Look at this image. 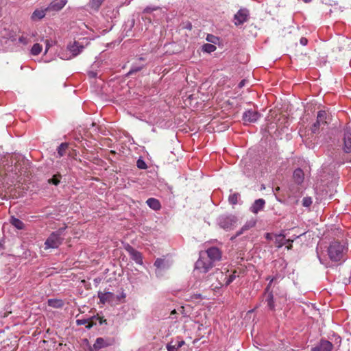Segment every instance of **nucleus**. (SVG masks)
Returning a JSON list of instances; mask_svg holds the SVG:
<instances>
[{
	"label": "nucleus",
	"mask_w": 351,
	"mask_h": 351,
	"mask_svg": "<svg viewBox=\"0 0 351 351\" xmlns=\"http://www.w3.org/2000/svg\"><path fill=\"white\" fill-rule=\"evenodd\" d=\"M347 252L348 247L346 242L333 241L328 248L329 258L331 261L335 262L343 260Z\"/></svg>",
	"instance_id": "1"
},
{
	"label": "nucleus",
	"mask_w": 351,
	"mask_h": 351,
	"mask_svg": "<svg viewBox=\"0 0 351 351\" xmlns=\"http://www.w3.org/2000/svg\"><path fill=\"white\" fill-rule=\"evenodd\" d=\"M104 1V0H91L89 5L92 9L98 10Z\"/></svg>",
	"instance_id": "29"
},
{
	"label": "nucleus",
	"mask_w": 351,
	"mask_h": 351,
	"mask_svg": "<svg viewBox=\"0 0 351 351\" xmlns=\"http://www.w3.org/2000/svg\"><path fill=\"white\" fill-rule=\"evenodd\" d=\"M289 190L290 192V196L291 195L293 197H298L302 194V192L300 191L299 187L294 186L293 185H290L289 187Z\"/></svg>",
	"instance_id": "27"
},
{
	"label": "nucleus",
	"mask_w": 351,
	"mask_h": 351,
	"mask_svg": "<svg viewBox=\"0 0 351 351\" xmlns=\"http://www.w3.org/2000/svg\"><path fill=\"white\" fill-rule=\"evenodd\" d=\"M265 237L267 240H271L273 239V236L270 233H266Z\"/></svg>",
	"instance_id": "51"
},
{
	"label": "nucleus",
	"mask_w": 351,
	"mask_h": 351,
	"mask_svg": "<svg viewBox=\"0 0 351 351\" xmlns=\"http://www.w3.org/2000/svg\"><path fill=\"white\" fill-rule=\"evenodd\" d=\"M312 203L313 200L311 197H304L302 199V206L304 207H309Z\"/></svg>",
	"instance_id": "37"
},
{
	"label": "nucleus",
	"mask_w": 351,
	"mask_h": 351,
	"mask_svg": "<svg viewBox=\"0 0 351 351\" xmlns=\"http://www.w3.org/2000/svg\"><path fill=\"white\" fill-rule=\"evenodd\" d=\"M298 236L294 237L293 239H286L285 245L288 244V245L287 246L288 250H291L292 248V247H293L292 243L293 242L294 239L298 238Z\"/></svg>",
	"instance_id": "42"
},
{
	"label": "nucleus",
	"mask_w": 351,
	"mask_h": 351,
	"mask_svg": "<svg viewBox=\"0 0 351 351\" xmlns=\"http://www.w3.org/2000/svg\"><path fill=\"white\" fill-rule=\"evenodd\" d=\"M300 43L303 46H306L308 44V39L305 37H302L300 40Z\"/></svg>",
	"instance_id": "48"
},
{
	"label": "nucleus",
	"mask_w": 351,
	"mask_h": 351,
	"mask_svg": "<svg viewBox=\"0 0 351 351\" xmlns=\"http://www.w3.org/2000/svg\"><path fill=\"white\" fill-rule=\"evenodd\" d=\"M114 294L111 292H98V298L102 304H104L107 301H110L113 298Z\"/></svg>",
	"instance_id": "20"
},
{
	"label": "nucleus",
	"mask_w": 351,
	"mask_h": 351,
	"mask_svg": "<svg viewBox=\"0 0 351 351\" xmlns=\"http://www.w3.org/2000/svg\"><path fill=\"white\" fill-rule=\"evenodd\" d=\"M265 293L267 295L266 302L267 304V306L270 310L274 311L275 309V304L272 291L269 290V292L265 291Z\"/></svg>",
	"instance_id": "23"
},
{
	"label": "nucleus",
	"mask_w": 351,
	"mask_h": 351,
	"mask_svg": "<svg viewBox=\"0 0 351 351\" xmlns=\"http://www.w3.org/2000/svg\"><path fill=\"white\" fill-rule=\"evenodd\" d=\"M47 12L48 10H46V8L45 10L37 9L32 13L31 19L34 21H39L45 17Z\"/></svg>",
	"instance_id": "19"
},
{
	"label": "nucleus",
	"mask_w": 351,
	"mask_h": 351,
	"mask_svg": "<svg viewBox=\"0 0 351 351\" xmlns=\"http://www.w3.org/2000/svg\"><path fill=\"white\" fill-rule=\"evenodd\" d=\"M261 117V114L257 110L250 109L245 110L242 116V121L245 125L256 122Z\"/></svg>",
	"instance_id": "6"
},
{
	"label": "nucleus",
	"mask_w": 351,
	"mask_h": 351,
	"mask_svg": "<svg viewBox=\"0 0 351 351\" xmlns=\"http://www.w3.org/2000/svg\"><path fill=\"white\" fill-rule=\"evenodd\" d=\"M217 47L210 43H206L202 46V51L206 53H211L216 50Z\"/></svg>",
	"instance_id": "31"
},
{
	"label": "nucleus",
	"mask_w": 351,
	"mask_h": 351,
	"mask_svg": "<svg viewBox=\"0 0 351 351\" xmlns=\"http://www.w3.org/2000/svg\"><path fill=\"white\" fill-rule=\"evenodd\" d=\"M154 266L157 269H165V260L162 258H157L154 262Z\"/></svg>",
	"instance_id": "35"
},
{
	"label": "nucleus",
	"mask_w": 351,
	"mask_h": 351,
	"mask_svg": "<svg viewBox=\"0 0 351 351\" xmlns=\"http://www.w3.org/2000/svg\"><path fill=\"white\" fill-rule=\"evenodd\" d=\"M136 165H137L138 168H139L141 169H145L147 167L145 161L141 160V158H139L137 160Z\"/></svg>",
	"instance_id": "39"
},
{
	"label": "nucleus",
	"mask_w": 351,
	"mask_h": 351,
	"mask_svg": "<svg viewBox=\"0 0 351 351\" xmlns=\"http://www.w3.org/2000/svg\"><path fill=\"white\" fill-rule=\"evenodd\" d=\"M239 198L240 194L239 193H234L229 195L228 201L230 204L235 205L238 203Z\"/></svg>",
	"instance_id": "28"
},
{
	"label": "nucleus",
	"mask_w": 351,
	"mask_h": 351,
	"mask_svg": "<svg viewBox=\"0 0 351 351\" xmlns=\"http://www.w3.org/2000/svg\"><path fill=\"white\" fill-rule=\"evenodd\" d=\"M323 125L322 123H318V121H315L311 126V134H315L319 132L320 127Z\"/></svg>",
	"instance_id": "32"
},
{
	"label": "nucleus",
	"mask_w": 351,
	"mask_h": 351,
	"mask_svg": "<svg viewBox=\"0 0 351 351\" xmlns=\"http://www.w3.org/2000/svg\"><path fill=\"white\" fill-rule=\"evenodd\" d=\"M125 250L128 252L130 256V258L135 261L136 264L143 265V257L141 252L136 250L133 247L127 244L125 246Z\"/></svg>",
	"instance_id": "9"
},
{
	"label": "nucleus",
	"mask_w": 351,
	"mask_h": 351,
	"mask_svg": "<svg viewBox=\"0 0 351 351\" xmlns=\"http://www.w3.org/2000/svg\"><path fill=\"white\" fill-rule=\"evenodd\" d=\"M88 75L90 78H96L97 77V72L94 71H88Z\"/></svg>",
	"instance_id": "46"
},
{
	"label": "nucleus",
	"mask_w": 351,
	"mask_h": 351,
	"mask_svg": "<svg viewBox=\"0 0 351 351\" xmlns=\"http://www.w3.org/2000/svg\"><path fill=\"white\" fill-rule=\"evenodd\" d=\"M250 19V11L247 8H241L234 16V23L236 26L243 25Z\"/></svg>",
	"instance_id": "7"
},
{
	"label": "nucleus",
	"mask_w": 351,
	"mask_h": 351,
	"mask_svg": "<svg viewBox=\"0 0 351 351\" xmlns=\"http://www.w3.org/2000/svg\"><path fill=\"white\" fill-rule=\"evenodd\" d=\"M66 227H62L58 230L53 232L45 242V249L58 248L64 241V231Z\"/></svg>",
	"instance_id": "2"
},
{
	"label": "nucleus",
	"mask_w": 351,
	"mask_h": 351,
	"mask_svg": "<svg viewBox=\"0 0 351 351\" xmlns=\"http://www.w3.org/2000/svg\"><path fill=\"white\" fill-rule=\"evenodd\" d=\"M67 49L71 54L64 59L69 60L79 55L83 51L84 47L82 45H80L78 42L75 41L73 44L69 45L67 46Z\"/></svg>",
	"instance_id": "10"
},
{
	"label": "nucleus",
	"mask_w": 351,
	"mask_h": 351,
	"mask_svg": "<svg viewBox=\"0 0 351 351\" xmlns=\"http://www.w3.org/2000/svg\"><path fill=\"white\" fill-rule=\"evenodd\" d=\"M76 323L78 326L88 324L86 326L87 328H90L93 325V322L90 323L88 319H77Z\"/></svg>",
	"instance_id": "34"
},
{
	"label": "nucleus",
	"mask_w": 351,
	"mask_h": 351,
	"mask_svg": "<svg viewBox=\"0 0 351 351\" xmlns=\"http://www.w3.org/2000/svg\"><path fill=\"white\" fill-rule=\"evenodd\" d=\"M236 278V276L233 274H231L228 277H226V282H225V285L226 286L229 285L231 282H232L234 279Z\"/></svg>",
	"instance_id": "40"
},
{
	"label": "nucleus",
	"mask_w": 351,
	"mask_h": 351,
	"mask_svg": "<svg viewBox=\"0 0 351 351\" xmlns=\"http://www.w3.org/2000/svg\"><path fill=\"white\" fill-rule=\"evenodd\" d=\"M169 267V264L167 263V269Z\"/></svg>",
	"instance_id": "60"
},
{
	"label": "nucleus",
	"mask_w": 351,
	"mask_h": 351,
	"mask_svg": "<svg viewBox=\"0 0 351 351\" xmlns=\"http://www.w3.org/2000/svg\"><path fill=\"white\" fill-rule=\"evenodd\" d=\"M265 152H274V150L273 149H271V150L265 149Z\"/></svg>",
	"instance_id": "54"
},
{
	"label": "nucleus",
	"mask_w": 351,
	"mask_h": 351,
	"mask_svg": "<svg viewBox=\"0 0 351 351\" xmlns=\"http://www.w3.org/2000/svg\"><path fill=\"white\" fill-rule=\"evenodd\" d=\"M10 223L14 227H15L18 230H23L25 228L24 223L18 218H16L14 216H12L10 219Z\"/></svg>",
	"instance_id": "21"
},
{
	"label": "nucleus",
	"mask_w": 351,
	"mask_h": 351,
	"mask_svg": "<svg viewBox=\"0 0 351 351\" xmlns=\"http://www.w3.org/2000/svg\"><path fill=\"white\" fill-rule=\"evenodd\" d=\"M304 143H305V145L306 147H308L309 148H311V147L313 148L314 144L312 143L311 141L308 142V140H305Z\"/></svg>",
	"instance_id": "50"
},
{
	"label": "nucleus",
	"mask_w": 351,
	"mask_h": 351,
	"mask_svg": "<svg viewBox=\"0 0 351 351\" xmlns=\"http://www.w3.org/2000/svg\"><path fill=\"white\" fill-rule=\"evenodd\" d=\"M256 225V221L255 220H250L247 221L243 226L241 228L240 230H239L234 237H232L231 238L232 240L235 239L236 237L241 235L245 231L250 230V228L254 227Z\"/></svg>",
	"instance_id": "16"
},
{
	"label": "nucleus",
	"mask_w": 351,
	"mask_h": 351,
	"mask_svg": "<svg viewBox=\"0 0 351 351\" xmlns=\"http://www.w3.org/2000/svg\"><path fill=\"white\" fill-rule=\"evenodd\" d=\"M275 243L276 244V247L280 248L285 245V236L283 234H276L275 236Z\"/></svg>",
	"instance_id": "25"
},
{
	"label": "nucleus",
	"mask_w": 351,
	"mask_h": 351,
	"mask_svg": "<svg viewBox=\"0 0 351 351\" xmlns=\"http://www.w3.org/2000/svg\"><path fill=\"white\" fill-rule=\"evenodd\" d=\"M144 66H132L129 72L127 73V76H131L133 74L141 71L143 69Z\"/></svg>",
	"instance_id": "33"
},
{
	"label": "nucleus",
	"mask_w": 351,
	"mask_h": 351,
	"mask_svg": "<svg viewBox=\"0 0 351 351\" xmlns=\"http://www.w3.org/2000/svg\"><path fill=\"white\" fill-rule=\"evenodd\" d=\"M247 82V80L243 79L238 84V88H242L246 84Z\"/></svg>",
	"instance_id": "49"
},
{
	"label": "nucleus",
	"mask_w": 351,
	"mask_h": 351,
	"mask_svg": "<svg viewBox=\"0 0 351 351\" xmlns=\"http://www.w3.org/2000/svg\"><path fill=\"white\" fill-rule=\"evenodd\" d=\"M342 133L341 149L345 154H351V127H345Z\"/></svg>",
	"instance_id": "5"
},
{
	"label": "nucleus",
	"mask_w": 351,
	"mask_h": 351,
	"mask_svg": "<svg viewBox=\"0 0 351 351\" xmlns=\"http://www.w3.org/2000/svg\"><path fill=\"white\" fill-rule=\"evenodd\" d=\"M110 154H117V152L115 151H114V150H111L110 152Z\"/></svg>",
	"instance_id": "55"
},
{
	"label": "nucleus",
	"mask_w": 351,
	"mask_h": 351,
	"mask_svg": "<svg viewBox=\"0 0 351 351\" xmlns=\"http://www.w3.org/2000/svg\"><path fill=\"white\" fill-rule=\"evenodd\" d=\"M139 60H144V58H142V57H140V58H139Z\"/></svg>",
	"instance_id": "57"
},
{
	"label": "nucleus",
	"mask_w": 351,
	"mask_h": 351,
	"mask_svg": "<svg viewBox=\"0 0 351 351\" xmlns=\"http://www.w3.org/2000/svg\"><path fill=\"white\" fill-rule=\"evenodd\" d=\"M121 297L125 298V295H121Z\"/></svg>",
	"instance_id": "61"
},
{
	"label": "nucleus",
	"mask_w": 351,
	"mask_h": 351,
	"mask_svg": "<svg viewBox=\"0 0 351 351\" xmlns=\"http://www.w3.org/2000/svg\"><path fill=\"white\" fill-rule=\"evenodd\" d=\"M214 263L204 253L200 252L199 258L195 263V269L203 273H206L213 267Z\"/></svg>",
	"instance_id": "3"
},
{
	"label": "nucleus",
	"mask_w": 351,
	"mask_h": 351,
	"mask_svg": "<svg viewBox=\"0 0 351 351\" xmlns=\"http://www.w3.org/2000/svg\"><path fill=\"white\" fill-rule=\"evenodd\" d=\"M53 45V41L49 40H45V53H47L49 48Z\"/></svg>",
	"instance_id": "45"
},
{
	"label": "nucleus",
	"mask_w": 351,
	"mask_h": 351,
	"mask_svg": "<svg viewBox=\"0 0 351 351\" xmlns=\"http://www.w3.org/2000/svg\"><path fill=\"white\" fill-rule=\"evenodd\" d=\"M303 1H304V3H308L311 2V1H312V0H303Z\"/></svg>",
	"instance_id": "53"
},
{
	"label": "nucleus",
	"mask_w": 351,
	"mask_h": 351,
	"mask_svg": "<svg viewBox=\"0 0 351 351\" xmlns=\"http://www.w3.org/2000/svg\"><path fill=\"white\" fill-rule=\"evenodd\" d=\"M113 342L114 341L112 339L99 337L96 339L93 347L95 350H99L101 348L111 346Z\"/></svg>",
	"instance_id": "13"
},
{
	"label": "nucleus",
	"mask_w": 351,
	"mask_h": 351,
	"mask_svg": "<svg viewBox=\"0 0 351 351\" xmlns=\"http://www.w3.org/2000/svg\"><path fill=\"white\" fill-rule=\"evenodd\" d=\"M202 252L203 253V252ZM204 254L206 255L213 263L219 261L221 258V252L217 247H209L204 252Z\"/></svg>",
	"instance_id": "8"
},
{
	"label": "nucleus",
	"mask_w": 351,
	"mask_h": 351,
	"mask_svg": "<svg viewBox=\"0 0 351 351\" xmlns=\"http://www.w3.org/2000/svg\"><path fill=\"white\" fill-rule=\"evenodd\" d=\"M61 177L60 174H56L53 176L52 178L48 180L49 183L53 184L54 185H58L60 183V178Z\"/></svg>",
	"instance_id": "36"
},
{
	"label": "nucleus",
	"mask_w": 351,
	"mask_h": 351,
	"mask_svg": "<svg viewBox=\"0 0 351 351\" xmlns=\"http://www.w3.org/2000/svg\"><path fill=\"white\" fill-rule=\"evenodd\" d=\"M42 49H43L42 45H40L38 43H35L31 49V53L33 56H37L42 51Z\"/></svg>",
	"instance_id": "30"
},
{
	"label": "nucleus",
	"mask_w": 351,
	"mask_h": 351,
	"mask_svg": "<svg viewBox=\"0 0 351 351\" xmlns=\"http://www.w3.org/2000/svg\"><path fill=\"white\" fill-rule=\"evenodd\" d=\"M70 144L69 143H62L57 147V154H63L66 152L70 153L69 149Z\"/></svg>",
	"instance_id": "26"
},
{
	"label": "nucleus",
	"mask_w": 351,
	"mask_h": 351,
	"mask_svg": "<svg viewBox=\"0 0 351 351\" xmlns=\"http://www.w3.org/2000/svg\"><path fill=\"white\" fill-rule=\"evenodd\" d=\"M47 304L48 306L56 308H60L64 306L63 301L60 299H49Z\"/></svg>",
	"instance_id": "24"
},
{
	"label": "nucleus",
	"mask_w": 351,
	"mask_h": 351,
	"mask_svg": "<svg viewBox=\"0 0 351 351\" xmlns=\"http://www.w3.org/2000/svg\"><path fill=\"white\" fill-rule=\"evenodd\" d=\"M159 8L158 7H156V6H154V7H152V6H147L146 7L143 11V14H150L151 12H152L153 11H155V10H158Z\"/></svg>",
	"instance_id": "38"
},
{
	"label": "nucleus",
	"mask_w": 351,
	"mask_h": 351,
	"mask_svg": "<svg viewBox=\"0 0 351 351\" xmlns=\"http://www.w3.org/2000/svg\"><path fill=\"white\" fill-rule=\"evenodd\" d=\"M293 178L295 184L300 185L304 179V173L303 171L300 168L296 169L293 172Z\"/></svg>",
	"instance_id": "17"
},
{
	"label": "nucleus",
	"mask_w": 351,
	"mask_h": 351,
	"mask_svg": "<svg viewBox=\"0 0 351 351\" xmlns=\"http://www.w3.org/2000/svg\"><path fill=\"white\" fill-rule=\"evenodd\" d=\"M280 191V187L277 186L275 189L273 190V192L274 194H276V192Z\"/></svg>",
	"instance_id": "52"
},
{
	"label": "nucleus",
	"mask_w": 351,
	"mask_h": 351,
	"mask_svg": "<svg viewBox=\"0 0 351 351\" xmlns=\"http://www.w3.org/2000/svg\"><path fill=\"white\" fill-rule=\"evenodd\" d=\"M66 3L67 0H54L48 5L46 10L58 12L64 7Z\"/></svg>",
	"instance_id": "11"
},
{
	"label": "nucleus",
	"mask_w": 351,
	"mask_h": 351,
	"mask_svg": "<svg viewBox=\"0 0 351 351\" xmlns=\"http://www.w3.org/2000/svg\"><path fill=\"white\" fill-rule=\"evenodd\" d=\"M6 154H8L9 153L8 152H6L5 153ZM11 154H16V152H12Z\"/></svg>",
	"instance_id": "59"
},
{
	"label": "nucleus",
	"mask_w": 351,
	"mask_h": 351,
	"mask_svg": "<svg viewBox=\"0 0 351 351\" xmlns=\"http://www.w3.org/2000/svg\"><path fill=\"white\" fill-rule=\"evenodd\" d=\"M328 114L325 110H319L317 115V121L322 123L323 125L327 124Z\"/></svg>",
	"instance_id": "22"
},
{
	"label": "nucleus",
	"mask_w": 351,
	"mask_h": 351,
	"mask_svg": "<svg viewBox=\"0 0 351 351\" xmlns=\"http://www.w3.org/2000/svg\"><path fill=\"white\" fill-rule=\"evenodd\" d=\"M275 279H276V278H274V277H273V278L267 277L266 278V280H269V282L268 285L267 286V287L265 289V292H269V291L271 283L274 281Z\"/></svg>",
	"instance_id": "44"
},
{
	"label": "nucleus",
	"mask_w": 351,
	"mask_h": 351,
	"mask_svg": "<svg viewBox=\"0 0 351 351\" xmlns=\"http://www.w3.org/2000/svg\"><path fill=\"white\" fill-rule=\"evenodd\" d=\"M206 40L212 43H216V40H218V38L212 34H208Z\"/></svg>",
	"instance_id": "43"
},
{
	"label": "nucleus",
	"mask_w": 351,
	"mask_h": 351,
	"mask_svg": "<svg viewBox=\"0 0 351 351\" xmlns=\"http://www.w3.org/2000/svg\"><path fill=\"white\" fill-rule=\"evenodd\" d=\"M176 313V311H175V310H173V311H171V314H175Z\"/></svg>",
	"instance_id": "56"
},
{
	"label": "nucleus",
	"mask_w": 351,
	"mask_h": 351,
	"mask_svg": "<svg viewBox=\"0 0 351 351\" xmlns=\"http://www.w3.org/2000/svg\"><path fill=\"white\" fill-rule=\"evenodd\" d=\"M261 189H265V186H264V185H262Z\"/></svg>",
	"instance_id": "58"
},
{
	"label": "nucleus",
	"mask_w": 351,
	"mask_h": 351,
	"mask_svg": "<svg viewBox=\"0 0 351 351\" xmlns=\"http://www.w3.org/2000/svg\"><path fill=\"white\" fill-rule=\"evenodd\" d=\"M237 221V219L234 215H222L218 219L219 226L227 231L232 230L235 226Z\"/></svg>",
	"instance_id": "4"
},
{
	"label": "nucleus",
	"mask_w": 351,
	"mask_h": 351,
	"mask_svg": "<svg viewBox=\"0 0 351 351\" xmlns=\"http://www.w3.org/2000/svg\"><path fill=\"white\" fill-rule=\"evenodd\" d=\"M184 344V341L178 338L176 340H172L167 345L168 351H178Z\"/></svg>",
	"instance_id": "14"
},
{
	"label": "nucleus",
	"mask_w": 351,
	"mask_h": 351,
	"mask_svg": "<svg viewBox=\"0 0 351 351\" xmlns=\"http://www.w3.org/2000/svg\"><path fill=\"white\" fill-rule=\"evenodd\" d=\"M147 206L154 210H159L161 208V204L158 199L150 197L147 201Z\"/></svg>",
	"instance_id": "18"
},
{
	"label": "nucleus",
	"mask_w": 351,
	"mask_h": 351,
	"mask_svg": "<svg viewBox=\"0 0 351 351\" xmlns=\"http://www.w3.org/2000/svg\"><path fill=\"white\" fill-rule=\"evenodd\" d=\"M265 204L263 199H256L250 207V210L254 214H257L260 210H263Z\"/></svg>",
	"instance_id": "15"
},
{
	"label": "nucleus",
	"mask_w": 351,
	"mask_h": 351,
	"mask_svg": "<svg viewBox=\"0 0 351 351\" xmlns=\"http://www.w3.org/2000/svg\"><path fill=\"white\" fill-rule=\"evenodd\" d=\"M332 344L328 340H321L320 342L312 348L311 351H331L332 349Z\"/></svg>",
	"instance_id": "12"
},
{
	"label": "nucleus",
	"mask_w": 351,
	"mask_h": 351,
	"mask_svg": "<svg viewBox=\"0 0 351 351\" xmlns=\"http://www.w3.org/2000/svg\"><path fill=\"white\" fill-rule=\"evenodd\" d=\"M183 28L191 30L192 29V24L191 22L187 21L186 23H184Z\"/></svg>",
	"instance_id": "47"
},
{
	"label": "nucleus",
	"mask_w": 351,
	"mask_h": 351,
	"mask_svg": "<svg viewBox=\"0 0 351 351\" xmlns=\"http://www.w3.org/2000/svg\"><path fill=\"white\" fill-rule=\"evenodd\" d=\"M268 145H269V147H271L272 145H275V142L274 141H267L266 140H264V141H261L260 145L261 147H264V146H267Z\"/></svg>",
	"instance_id": "41"
}]
</instances>
